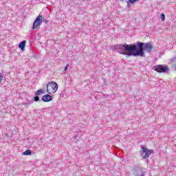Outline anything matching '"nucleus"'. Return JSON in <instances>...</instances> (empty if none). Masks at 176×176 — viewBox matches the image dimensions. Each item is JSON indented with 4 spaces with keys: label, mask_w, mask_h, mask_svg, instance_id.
Wrapping results in <instances>:
<instances>
[{
    "label": "nucleus",
    "mask_w": 176,
    "mask_h": 176,
    "mask_svg": "<svg viewBox=\"0 0 176 176\" xmlns=\"http://www.w3.org/2000/svg\"><path fill=\"white\" fill-rule=\"evenodd\" d=\"M113 48L118 51L122 55H127L128 56H144V51L146 52H152L153 45L151 43H140L138 41L137 45L135 44H120L113 45Z\"/></svg>",
    "instance_id": "f257e3e1"
},
{
    "label": "nucleus",
    "mask_w": 176,
    "mask_h": 176,
    "mask_svg": "<svg viewBox=\"0 0 176 176\" xmlns=\"http://www.w3.org/2000/svg\"><path fill=\"white\" fill-rule=\"evenodd\" d=\"M58 89V85L57 82L51 81L49 82L47 85V91L50 94V96H52V94H54V93L57 91Z\"/></svg>",
    "instance_id": "f03ea898"
},
{
    "label": "nucleus",
    "mask_w": 176,
    "mask_h": 176,
    "mask_svg": "<svg viewBox=\"0 0 176 176\" xmlns=\"http://www.w3.org/2000/svg\"><path fill=\"white\" fill-rule=\"evenodd\" d=\"M153 69L157 71V72H167L169 71V67L166 65H157L153 67Z\"/></svg>",
    "instance_id": "7ed1b4c3"
},
{
    "label": "nucleus",
    "mask_w": 176,
    "mask_h": 176,
    "mask_svg": "<svg viewBox=\"0 0 176 176\" xmlns=\"http://www.w3.org/2000/svg\"><path fill=\"white\" fill-rule=\"evenodd\" d=\"M44 20L43 15H38L33 23V28L32 29L36 30L38 29V26H40L41 22Z\"/></svg>",
    "instance_id": "20e7f679"
},
{
    "label": "nucleus",
    "mask_w": 176,
    "mask_h": 176,
    "mask_svg": "<svg viewBox=\"0 0 176 176\" xmlns=\"http://www.w3.org/2000/svg\"><path fill=\"white\" fill-rule=\"evenodd\" d=\"M142 157H143V159H146V157H149V156H151V155L153 153V150H149L147 148H145L144 146H142Z\"/></svg>",
    "instance_id": "39448f33"
},
{
    "label": "nucleus",
    "mask_w": 176,
    "mask_h": 176,
    "mask_svg": "<svg viewBox=\"0 0 176 176\" xmlns=\"http://www.w3.org/2000/svg\"><path fill=\"white\" fill-rule=\"evenodd\" d=\"M52 97L50 93H48V94H45V96H43L42 97V100L45 102H48L49 101H52Z\"/></svg>",
    "instance_id": "423d86ee"
},
{
    "label": "nucleus",
    "mask_w": 176,
    "mask_h": 176,
    "mask_svg": "<svg viewBox=\"0 0 176 176\" xmlns=\"http://www.w3.org/2000/svg\"><path fill=\"white\" fill-rule=\"evenodd\" d=\"M25 44H26V41H21L19 44V48H20V50H21V51H24V50L25 48Z\"/></svg>",
    "instance_id": "0eeeda50"
},
{
    "label": "nucleus",
    "mask_w": 176,
    "mask_h": 176,
    "mask_svg": "<svg viewBox=\"0 0 176 176\" xmlns=\"http://www.w3.org/2000/svg\"><path fill=\"white\" fill-rule=\"evenodd\" d=\"M170 63H172L174 69H176V56L172 58V59L170 60Z\"/></svg>",
    "instance_id": "6e6552de"
},
{
    "label": "nucleus",
    "mask_w": 176,
    "mask_h": 176,
    "mask_svg": "<svg viewBox=\"0 0 176 176\" xmlns=\"http://www.w3.org/2000/svg\"><path fill=\"white\" fill-rule=\"evenodd\" d=\"M23 155L25 156H28L30 155H32V152H31V151L28 150V151H25V152H23Z\"/></svg>",
    "instance_id": "1a4fd4ad"
},
{
    "label": "nucleus",
    "mask_w": 176,
    "mask_h": 176,
    "mask_svg": "<svg viewBox=\"0 0 176 176\" xmlns=\"http://www.w3.org/2000/svg\"><path fill=\"white\" fill-rule=\"evenodd\" d=\"M41 93H44V90H43L42 89H39L38 90H37L36 91V94L39 95L41 94Z\"/></svg>",
    "instance_id": "9d476101"
},
{
    "label": "nucleus",
    "mask_w": 176,
    "mask_h": 176,
    "mask_svg": "<svg viewBox=\"0 0 176 176\" xmlns=\"http://www.w3.org/2000/svg\"><path fill=\"white\" fill-rule=\"evenodd\" d=\"M161 19H162V21H165V19H166L165 14H164V13L161 14Z\"/></svg>",
    "instance_id": "9b49d317"
},
{
    "label": "nucleus",
    "mask_w": 176,
    "mask_h": 176,
    "mask_svg": "<svg viewBox=\"0 0 176 176\" xmlns=\"http://www.w3.org/2000/svg\"><path fill=\"white\" fill-rule=\"evenodd\" d=\"M3 79V72H0V82H2Z\"/></svg>",
    "instance_id": "f8f14e48"
},
{
    "label": "nucleus",
    "mask_w": 176,
    "mask_h": 176,
    "mask_svg": "<svg viewBox=\"0 0 176 176\" xmlns=\"http://www.w3.org/2000/svg\"><path fill=\"white\" fill-rule=\"evenodd\" d=\"M38 100H39L38 94H37V93H36V96L34 97V101H38Z\"/></svg>",
    "instance_id": "ddd939ff"
},
{
    "label": "nucleus",
    "mask_w": 176,
    "mask_h": 176,
    "mask_svg": "<svg viewBox=\"0 0 176 176\" xmlns=\"http://www.w3.org/2000/svg\"><path fill=\"white\" fill-rule=\"evenodd\" d=\"M139 0H129V3H131V4H133L134 3H136Z\"/></svg>",
    "instance_id": "4468645a"
},
{
    "label": "nucleus",
    "mask_w": 176,
    "mask_h": 176,
    "mask_svg": "<svg viewBox=\"0 0 176 176\" xmlns=\"http://www.w3.org/2000/svg\"><path fill=\"white\" fill-rule=\"evenodd\" d=\"M68 67H69V65H67L65 67V71H67Z\"/></svg>",
    "instance_id": "2eb2a0df"
},
{
    "label": "nucleus",
    "mask_w": 176,
    "mask_h": 176,
    "mask_svg": "<svg viewBox=\"0 0 176 176\" xmlns=\"http://www.w3.org/2000/svg\"><path fill=\"white\" fill-rule=\"evenodd\" d=\"M44 22H46L45 19L44 20Z\"/></svg>",
    "instance_id": "dca6fc26"
}]
</instances>
